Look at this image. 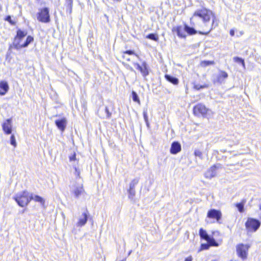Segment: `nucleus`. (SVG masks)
I'll return each mask as SVG.
<instances>
[{"mask_svg":"<svg viewBox=\"0 0 261 261\" xmlns=\"http://www.w3.org/2000/svg\"><path fill=\"white\" fill-rule=\"evenodd\" d=\"M215 17L212 11L204 8L196 10L190 18L191 24L194 27L202 28L205 32L199 31L201 35H207L213 27L217 26L218 23L215 22Z\"/></svg>","mask_w":261,"mask_h":261,"instance_id":"f257e3e1","label":"nucleus"},{"mask_svg":"<svg viewBox=\"0 0 261 261\" xmlns=\"http://www.w3.org/2000/svg\"><path fill=\"white\" fill-rule=\"evenodd\" d=\"M13 199L19 206L23 207L28 205L32 200V197H30V193L25 190L16 194Z\"/></svg>","mask_w":261,"mask_h":261,"instance_id":"f03ea898","label":"nucleus"},{"mask_svg":"<svg viewBox=\"0 0 261 261\" xmlns=\"http://www.w3.org/2000/svg\"><path fill=\"white\" fill-rule=\"evenodd\" d=\"M250 247L249 244H239L236 246V252L237 255L244 260L247 259L248 255V250Z\"/></svg>","mask_w":261,"mask_h":261,"instance_id":"7ed1b4c3","label":"nucleus"},{"mask_svg":"<svg viewBox=\"0 0 261 261\" xmlns=\"http://www.w3.org/2000/svg\"><path fill=\"white\" fill-rule=\"evenodd\" d=\"M36 15L39 22L47 23L50 21L49 10L47 7L39 9Z\"/></svg>","mask_w":261,"mask_h":261,"instance_id":"20e7f679","label":"nucleus"},{"mask_svg":"<svg viewBox=\"0 0 261 261\" xmlns=\"http://www.w3.org/2000/svg\"><path fill=\"white\" fill-rule=\"evenodd\" d=\"M260 222L259 220L252 218H248L245 223V226L248 231H256L260 227Z\"/></svg>","mask_w":261,"mask_h":261,"instance_id":"39448f33","label":"nucleus"},{"mask_svg":"<svg viewBox=\"0 0 261 261\" xmlns=\"http://www.w3.org/2000/svg\"><path fill=\"white\" fill-rule=\"evenodd\" d=\"M207 109L202 103H198L193 108V113L198 117L204 116L207 114Z\"/></svg>","mask_w":261,"mask_h":261,"instance_id":"423d86ee","label":"nucleus"},{"mask_svg":"<svg viewBox=\"0 0 261 261\" xmlns=\"http://www.w3.org/2000/svg\"><path fill=\"white\" fill-rule=\"evenodd\" d=\"M220 164H218L214 165L211 167L204 173V176L206 178L212 179L215 177L217 175V171L218 169L221 168Z\"/></svg>","mask_w":261,"mask_h":261,"instance_id":"0eeeda50","label":"nucleus"},{"mask_svg":"<svg viewBox=\"0 0 261 261\" xmlns=\"http://www.w3.org/2000/svg\"><path fill=\"white\" fill-rule=\"evenodd\" d=\"M207 218L216 219V221L220 223L222 218V213L220 211L216 209H211L207 213Z\"/></svg>","mask_w":261,"mask_h":261,"instance_id":"6e6552de","label":"nucleus"},{"mask_svg":"<svg viewBox=\"0 0 261 261\" xmlns=\"http://www.w3.org/2000/svg\"><path fill=\"white\" fill-rule=\"evenodd\" d=\"M134 65L140 71L144 77H146L149 74L148 66L145 61H143L141 65L137 63H134Z\"/></svg>","mask_w":261,"mask_h":261,"instance_id":"1a4fd4ad","label":"nucleus"},{"mask_svg":"<svg viewBox=\"0 0 261 261\" xmlns=\"http://www.w3.org/2000/svg\"><path fill=\"white\" fill-rule=\"evenodd\" d=\"M84 192L85 190L82 185L74 186L71 190V192L74 194L76 198H78Z\"/></svg>","mask_w":261,"mask_h":261,"instance_id":"9d476101","label":"nucleus"},{"mask_svg":"<svg viewBox=\"0 0 261 261\" xmlns=\"http://www.w3.org/2000/svg\"><path fill=\"white\" fill-rule=\"evenodd\" d=\"M88 212L86 210L85 212L83 213L81 217L79 218L78 222L76 223L77 227H82L84 226L88 220Z\"/></svg>","mask_w":261,"mask_h":261,"instance_id":"9b49d317","label":"nucleus"},{"mask_svg":"<svg viewBox=\"0 0 261 261\" xmlns=\"http://www.w3.org/2000/svg\"><path fill=\"white\" fill-rule=\"evenodd\" d=\"M11 119H8L2 125L3 129L6 134H10L12 133Z\"/></svg>","mask_w":261,"mask_h":261,"instance_id":"f8f14e48","label":"nucleus"},{"mask_svg":"<svg viewBox=\"0 0 261 261\" xmlns=\"http://www.w3.org/2000/svg\"><path fill=\"white\" fill-rule=\"evenodd\" d=\"M181 150V145L178 142H173L171 146L170 153L173 154H176Z\"/></svg>","mask_w":261,"mask_h":261,"instance_id":"ddd939ff","label":"nucleus"},{"mask_svg":"<svg viewBox=\"0 0 261 261\" xmlns=\"http://www.w3.org/2000/svg\"><path fill=\"white\" fill-rule=\"evenodd\" d=\"M55 124L59 129L63 131L65 129L67 120L65 118H62L60 120H56L55 121Z\"/></svg>","mask_w":261,"mask_h":261,"instance_id":"4468645a","label":"nucleus"},{"mask_svg":"<svg viewBox=\"0 0 261 261\" xmlns=\"http://www.w3.org/2000/svg\"><path fill=\"white\" fill-rule=\"evenodd\" d=\"M22 39L20 38H17L16 37L14 38L13 42L12 45H11L10 48L14 47L15 49L17 50H19L21 48L24 47L22 46V44L21 43V40Z\"/></svg>","mask_w":261,"mask_h":261,"instance_id":"2eb2a0df","label":"nucleus"},{"mask_svg":"<svg viewBox=\"0 0 261 261\" xmlns=\"http://www.w3.org/2000/svg\"><path fill=\"white\" fill-rule=\"evenodd\" d=\"M0 88L3 90L0 91V95H4L9 89V86L7 82L2 81L0 82Z\"/></svg>","mask_w":261,"mask_h":261,"instance_id":"dca6fc26","label":"nucleus"},{"mask_svg":"<svg viewBox=\"0 0 261 261\" xmlns=\"http://www.w3.org/2000/svg\"><path fill=\"white\" fill-rule=\"evenodd\" d=\"M227 77L228 74L225 71L221 70L217 76V80L219 83H222Z\"/></svg>","mask_w":261,"mask_h":261,"instance_id":"f3484780","label":"nucleus"},{"mask_svg":"<svg viewBox=\"0 0 261 261\" xmlns=\"http://www.w3.org/2000/svg\"><path fill=\"white\" fill-rule=\"evenodd\" d=\"M165 77L167 81L169 82L170 83L173 84V85H176L179 83V80L177 78L171 76L169 74H166L165 75Z\"/></svg>","mask_w":261,"mask_h":261,"instance_id":"a211bd4d","label":"nucleus"},{"mask_svg":"<svg viewBox=\"0 0 261 261\" xmlns=\"http://www.w3.org/2000/svg\"><path fill=\"white\" fill-rule=\"evenodd\" d=\"M184 31L190 35H194L197 33V31L193 27H189L186 24L184 25Z\"/></svg>","mask_w":261,"mask_h":261,"instance_id":"6ab92c4d","label":"nucleus"},{"mask_svg":"<svg viewBox=\"0 0 261 261\" xmlns=\"http://www.w3.org/2000/svg\"><path fill=\"white\" fill-rule=\"evenodd\" d=\"M30 197H32V200H34L36 202H39L42 206H44L45 204L44 199L38 195L33 196V194H30Z\"/></svg>","mask_w":261,"mask_h":261,"instance_id":"aec40b11","label":"nucleus"},{"mask_svg":"<svg viewBox=\"0 0 261 261\" xmlns=\"http://www.w3.org/2000/svg\"><path fill=\"white\" fill-rule=\"evenodd\" d=\"M174 30L179 37L183 38H185L186 37L184 29L183 30L181 27H177L176 28L174 29Z\"/></svg>","mask_w":261,"mask_h":261,"instance_id":"412c9836","label":"nucleus"},{"mask_svg":"<svg viewBox=\"0 0 261 261\" xmlns=\"http://www.w3.org/2000/svg\"><path fill=\"white\" fill-rule=\"evenodd\" d=\"M199 233L200 238L203 240H204L205 241H206L207 239H208L209 237H210L207 234L206 231L202 228L200 229Z\"/></svg>","mask_w":261,"mask_h":261,"instance_id":"4be33fe9","label":"nucleus"},{"mask_svg":"<svg viewBox=\"0 0 261 261\" xmlns=\"http://www.w3.org/2000/svg\"><path fill=\"white\" fill-rule=\"evenodd\" d=\"M65 5H66L67 11L69 12V14H71L72 12L73 1L72 0H65Z\"/></svg>","mask_w":261,"mask_h":261,"instance_id":"5701e85b","label":"nucleus"},{"mask_svg":"<svg viewBox=\"0 0 261 261\" xmlns=\"http://www.w3.org/2000/svg\"><path fill=\"white\" fill-rule=\"evenodd\" d=\"M206 241L210 246L218 247L219 246V244L213 237H211V236L209 237V239L206 240Z\"/></svg>","mask_w":261,"mask_h":261,"instance_id":"b1692460","label":"nucleus"},{"mask_svg":"<svg viewBox=\"0 0 261 261\" xmlns=\"http://www.w3.org/2000/svg\"><path fill=\"white\" fill-rule=\"evenodd\" d=\"M27 33L26 32L22 31L20 30H18L17 31V34H16V36H15V37L17 38H18L22 39L27 35Z\"/></svg>","mask_w":261,"mask_h":261,"instance_id":"393cba45","label":"nucleus"},{"mask_svg":"<svg viewBox=\"0 0 261 261\" xmlns=\"http://www.w3.org/2000/svg\"><path fill=\"white\" fill-rule=\"evenodd\" d=\"M146 38L155 41H158L159 40L158 35L156 34L151 33L146 36Z\"/></svg>","mask_w":261,"mask_h":261,"instance_id":"a878e982","label":"nucleus"},{"mask_svg":"<svg viewBox=\"0 0 261 261\" xmlns=\"http://www.w3.org/2000/svg\"><path fill=\"white\" fill-rule=\"evenodd\" d=\"M139 181V179L138 178H134V179H133L129 184V189L135 190V186L138 184Z\"/></svg>","mask_w":261,"mask_h":261,"instance_id":"bb28decb","label":"nucleus"},{"mask_svg":"<svg viewBox=\"0 0 261 261\" xmlns=\"http://www.w3.org/2000/svg\"><path fill=\"white\" fill-rule=\"evenodd\" d=\"M34 40L33 37L29 36L27 37V39L24 43H22V46L24 47H27L31 42Z\"/></svg>","mask_w":261,"mask_h":261,"instance_id":"cd10ccee","label":"nucleus"},{"mask_svg":"<svg viewBox=\"0 0 261 261\" xmlns=\"http://www.w3.org/2000/svg\"><path fill=\"white\" fill-rule=\"evenodd\" d=\"M245 201H243L241 203H238L236 204V207L238 208L239 211L241 213L244 212V206Z\"/></svg>","mask_w":261,"mask_h":261,"instance_id":"c85d7f7f","label":"nucleus"},{"mask_svg":"<svg viewBox=\"0 0 261 261\" xmlns=\"http://www.w3.org/2000/svg\"><path fill=\"white\" fill-rule=\"evenodd\" d=\"M132 98L135 102H138V103H140L139 96L137 93L135 91L132 92Z\"/></svg>","mask_w":261,"mask_h":261,"instance_id":"c756f323","label":"nucleus"},{"mask_svg":"<svg viewBox=\"0 0 261 261\" xmlns=\"http://www.w3.org/2000/svg\"><path fill=\"white\" fill-rule=\"evenodd\" d=\"M128 198L131 200H133L135 196L136 191L135 190L133 189H129L128 190Z\"/></svg>","mask_w":261,"mask_h":261,"instance_id":"7c9ffc66","label":"nucleus"},{"mask_svg":"<svg viewBox=\"0 0 261 261\" xmlns=\"http://www.w3.org/2000/svg\"><path fill=\"white\" fill-rule=\"evenodd\" d=\"M233 61L235 62H237V63H241L242 64V65L244 67L245 66V62H244V60L240 58V57H235L233 58Z\"/></svg>","mask_w":261,"mask_h":261,"instance_id":"2f4dec72","label":"nucleus"},{"mask_svg":"<svg viewBox=\"0 0 261 261\" xmlns=\"http://www.w3.org/2000/svg\"><path fill=\"white\" fill-rule=\"evenodd\" d=\"M125 54H128L129 55H135V56H136L138 58H139V56L138 55H137V54H136L134 52V50H127L124 52H123V55H122V57L123 58H125Z\"/></svg>","mask_w":261,"mask_h":261,"instance_id":"473e14b6","label":"nucleus"},{"mask_svg":"<svg viewBox=\"0 0 261 261\" xmlns=\"http://www.w3.org/2000/svg\"><path fill=\"white\" fill-rule=\"evenodd\" d=\"M194 155L195 156H197V157L199 158L200 159H203V153L200 150H199L198 149L195 150Z\"/></svg>","mask_w":261,"mask_h":261,"instance_id":"72a5a7b5","label":"nucleus"},{"mask_svg":"<svg viewBox=\"0 0 261 261\" xmlns=\"http://www.w3.org/2000/svg\"><path fill=\"white\" fill-rule=\"evenodd\" d=\"M210 247V246L208 243L201 244V247L199 251H200L203 250H207L209 249Z\"/></svg>","mask_w":261,"mask_h":261,"instance_id":"f704fd0d","label":"nucleus"},{"mask_svg":"<svg viewBox=\"0 0 261 261\" xmlns=\"http://www.w3.org/2000/svg\"><path fill=\"white\" fill-rule=\"evenodd\" d=\"M214 64V61H203L201 62V65L203 66H207Z\"/></svg>","mask_w":261,"mask_h":261,"instance_id":"c9c22d12","label":"nucleus"},{"mask_svg":"<svg viewBox=\"0 0 261 261\" xmlns=\"http://www.w3.org/2000/svg\"><path fill=\"white\" fill-rule=\"evenodd\" d=\"M10 143L14 147L16 146V142L14 135H12L10 138Z\"/></svg>","mask_w":261,"mask_h":261,"instance_id":"e433bc0d","label":"nucleus"},{"mask_svg":"<svg viewBox=\"0 0 261 261\" xmlns=\"http://www.w3.org/2000/svg\"><path fill=\"white\" fill-rule=\"evenodd\" d=\"M143 117L144 119V120L146 123L147 125L148 124V116H147V109L144 110L143 111Z\"/></svg>","mask_w":261,"mask_h":261,"instance_id":"4c0bfd02","label":"nucleus"},{"mask_svg":"<svg viewBox=\"0 0 261 261\" xmlns=\"http://www.w3.org/2000/svg\"><path fill=\"white\" fill-rule=\"evenodd\" d=\"M105 111L107 114V118H109L111 116V113L109 112V109L107 107H105Z\"/></svg>","mask_w":261,"mask_h":261,"instance_id":"58836bf2","label":"nucleus"},{"mask_svg":"<svg viewBox=\"0 0 261 261\" xmlns=\"http://www.w3.org/2000/svg\"><path fill=\"white\" fill-rule=\"evenodd\" d=\"M70 161H73L76 160V154L74 153L72 155L69 156Z\"/></svg>","mask_w":261,"mask_h":261,"instance_id":"ea45409f","label":"nucleus"},{"mask_svg":"<svg viewBox=\"0 0 261 261\" xmlns=\"http://www.w3.org/2000/svg\"><path fill=\"white\" fill-rule=\"evenodd\" d=\"M6 20L9 21L11 24H13L14 23V22H13V21L11 19V18L10 16H7V17L6 18Z\"/></svg>","mask_w":261,"mask_h":261,"instance_id":"a19ab883","label":"nucleus"},{"mask_svg":"<svg viewBox=\"0 0 261 261\" xmlns=\"http://www.w3.org/2000/svg\"><path fill=\"white\" fill-rule=\"evenodd\" d=\"M192 260H193V257L191 255L187 257L185 259V261H192Z\"/></svg>","mask_w":261,"mask_h":261,"instance_id":"79ce46f5","label":"nucleus"},{"mask_svg":"<svg viewBox=\"0 0 261 261\" xmlns=\"http://www.w3.org/2000/svg\"><path fill=\"white\" fill-rule=\"evenodd\" d=\"M75 174L76 175V176H79L80 175V171H78L77 169L75 167Z\"/></svg>","mask_w":261,"mask_h":261,"instance_id":"37998d69","label":"nucleus"},{"mask_svg":"<svg viewBox=\"0 0 261 261\" xmlns=\"http://www.w3.org/2000/svg\"><path fill=\"white\" fill-rule=\"evenodd\" d=\"M230 35L231 36H233L234 35V31L233 30H231L230 31Z\"/></svg>","mask_w":261,"mask_h":261,"instance_id":"c03bdc74","label":"nucleus"},{"mask_svg":"<svg viewBox=\"0 0 261 261\" xmlns=\"http://www.w3.org/2000/svg\"><path fill=\"white\" fill-rule=\"evenodd\" d=\"M129 69L132 71H134V69L132 67H129Z\"/></svg>","mask_w":261,"mask_h":261,"instance_id":"a18cd8bd","label":"nucleus"},{"mask_svg":"<svg viewBox=\"0 0 261 261\" xmlns=\"http://www.w3.org/2000/svg\"><path fill=\"white\" fill-rule=\"evenodd\" d=\"M125 59H126V60L127 61H130V59H129V58H126V57H125Z\"/></svg>","mask_w":261,"mask_h":261,"instance_id":"49530a36","label":"nucleus"},{"mask_svg":"<svg viewBox=\"0 0 261 261\" xmlns=\"http://www.w3.org/2000/svg\"><path fill=\"white\" fill-rule=\"evenodd\" d=\"M260 210H261V206H260Z\"/></svg>","mask_w":261,"mask_h":261,"instance_id":"de8ad7c7","label":"nucleus"}]
</instances>
